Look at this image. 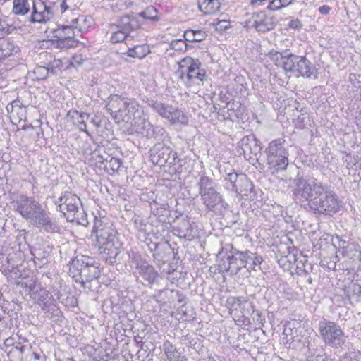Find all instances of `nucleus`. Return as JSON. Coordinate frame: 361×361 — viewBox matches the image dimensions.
Returning <instances> with one entry per match:
<instances>
[{
	"mask_svg": "<svg viewBox=\"0 0 361 361\" xmlns=\"http://www.w3.org/2000/svg\"><path fill=\"white\" fill-rule=\"evenodd\" d=\"M291 182L295 202L314 214L332 216L341 207L342 202L327 184L316 178L306 179L300 172Z\"/></svg>",
	"mask_w": 361,
	"mask_h": 361,
	"instance_id": "obj_1",
	"label": "nucleus"
},
{
	"mask_svg": "<svg viewBox=\"0 0 361 361\" xmlns=\"http://www.w3.org/2000/svg\"><path fill=\"white\" fill-rule=\"evenodd\" d=\"M92 233L96 235V245L106 262L115 264L122 249L116 231L109 223L95 219Z\"/></svg>",
	"mask_w": 361,
	"mask_h": 361,
	"instance_id": "obj_2",
	"label": "nucleus"
},
{
	"mask_svg": "<svg viewBox=\"0 0 361 361\" xmlns=\"http://www.w3.org/2000/svg\"><path fill=\"white\" fill-rule=\"evenodd\" d=\"M267 56L276 66L282 68L286 73L290 72L296 76L307 78L315 77L314 66L305 56L295 55L288 51L280 53L275 50L269 51Z\"/></svg>",
	"mask_w": 361,
	"mask_h": 361,
	"instance_id": "obj_3",
	"label": "nucleus"
},
{
	"mask_svg": "<svg viewBox=\"0 0 361 361\" xmlns=\"http://www.w3.org/2000/svg\"><path fill=\"white\" fill-rule=\"evenodd\" d=\"M71 263L69 275L76 283L83 289L91 290V282L100 276L99 263L97 260L87 255H77Z\"/></svg>",
	"mask_w": 361,
	"mask_h": 361,
	"instance_id": "obj_4",
	"label": "nucleus"
},
{
	"mask_svg": "<svg viewBox=\"0 0 361 361\" xmlns=\"http://www.w3.org/2000/svg\"><path fill=\"white\" fill-rule=\"evenodd\" d=\"M198 192L206 209L219 215H225L228 204L224 200L222 195L214 185L213 180L202 175L197 181Z\"/></svg>",
	"mask_w": 361,
	"mask_h": 361,
	"instance_id": "obj_5",
	"label": "nucleus"
},
{
	"mask_svg": "<svg viewBox=\"0 0 361 361\" xmlns=\"http://www.w3.org/2000/svg\"><path fill=\"white\" fill-rule=\"evenodd\" d=\"M59 211L63 214L67 221L77 222L82 226H87L86 214L81 207L82 203L79 197L70 191H65L58 199Z\"/></svg>",
	"mask_w": 361,
	"mask_h": 361,
	"instance_id": "obj_6",
	"label": "nucleus"
},
{
	"mask_svg": "<svg viewBox=\"0 0 361 361\" xmlns=\"http://www.w3.org/2000/svg\"><path fill=\"white\" fill-rule=\"evenodd\" d=\"M319 332L324 343L334 348L341 349L345 343L346 336L336 322L323 319L319 323Z\"/></svg>",
	"mask_w": 361,
	"mask_h": 361,
	"instance_id": "obj_7",
	"label": "nucleus"
},
{
	"mask_svg": "<svg viewBox=\"0 0 361 361\" xmlns=\"http://www.w3.org/2000/svg\"><path fill=\"white\" fill-rule=\"evenodd\" d=\"M280 139L271 142L266 149L267 164L272 173L284 171L288 165V152Z\"/></svg>",
	"mask_w": 361,
	"mask_h": 361,
	"instance_id": "obj_8",
	"label": "nucleus"
},
{
	"mask_svg": "<svg viewBox=\"0 0 361 361\" xmlns=\"http://www.w3.org/2000/svg\"><path fill=\"white\" fill-rule=\"evenodd\" d=\"M149 104L162 118L166 119L171 125H187L188 116L180 109L172 105L152 100Z\"/></svg>",
	"mask_w": 361,
	"mask_h": 361,
	"instance_id": "obj_9",
	"label": "nucleus"
},
{
	"mask_svg": "<svg viewBox=\"0 0 361 361\" xmlns=\"http://www.w3.org/2000/svg\"><path fill=\"white\" fill-rule=\"evenodd\" d=\"M219 255L222 257L219 264L222 270L230 272L232 275H235L240 271L239 250L232 244H226L219 252Z\"/></svg>",
	"mask_w": 361,
	"mask_h": 361,
	"instance_id": "obj_10",
	"label": "nucleus"
},
{
	"mask_svg": "<svg viewBox=\"0 0 361 361\" xmlns=\"http://www.w3.org/2000/svg\"><path fill=\"white\" fill-rule=\"evenodd\" d=\"M253 304L244 297H228L226 301V307L229 313L234 317L247 318L253 312Z\"/></svg>",
	"mask_w": 361,
	"mask_h": 361,
	"instance_id": "obj_11",
	"label": "nucleus"
},
{
	"mask_svg": "<svg viewBox=\"0 0 361 361\" xmlns=\"http://www.w3.org/2000/svg\"><path fill=\"white\" fill-rule=\"evenodd\" d=\"M11 204L14 210L26 221L30 219L41 204L33 197H29L24 194L17 196L16 199Z\"/></svg>",
	"mask_w": 361,
	"mask_h": 361,
	"instance_id": "obj_12",
	"label": "nucleus"
},
{
	"mask_svg": "<svg viewBox=\"0 0 361 361\" xmlns=\"http://www.w3.org/2000/svg\"><path fill=\"white\" fill-rule=\"evenodd\" d=\"M27 221L38 228H43L47 233H57L60 230L57 223L50 217L49 213L43 209L42 204Z\"/></svg>",
	"mask_w": 361,
	"mask_h": 361,
	"instance_id": "obj_13",
	"label": "nucleus"
},
{
	"mask_svg": "<svg viewBox=\"0 0 361 361\" xmlns=\"http://www.w3.org/2000/svg\"><path fill=\"white\" fill-rule=\"evenodd\" d=\"M173 233L180 238L192 240L198 235L197 226L187 218L178 219L173 227Z\"/></svg>",
	"mask_w": 361,
	"mask_h": 361,
	"instance_id": "obj_14",
	"label": "nucleus"
},
{
	"mask_svg": "<svg viewBox=\"0 0 361 361\" xmlns=\"http://www.w3.org/2000/svg\"><path fill=\"white\" fill-rule=\"evenodd\" d=\"M276 23L273 17L264 12L255 13L247 21V26L255 27L258 32H266L274 29Z\"/></svg>",
	"mask_w": 361,
	"mask_h": 361,
	"instance_id": "obj_15",
	"label": "nucleus"
},
{
	"mask_svg": "<svg viewBox=\"0 0 361 361\" xmlns=\"http://www.w3.org/2000/svg\"><path fill=\"white\" fill-rule=\"evenodd\" d=\"M54 12L51 6L39 0L38 7L32 1V11L29 21L31 23H45L54 18Z\"/></svg>",
	"mask_w": 361,
	"mask_h": 361,
	"instance_id": "obj_16",
	"label": "nucleus"
},
{
	"mask_svg": "<svg viewBox=\"0 0 361 361\" xmlns=\"http://www.w3.org/2000/svg\"><path fill=\"white\" fill-rule=\"evenodd\" d=\"M134 274L136 275L137 279L146 286H152L157 283L159 279L157 271L148 262Z\"/></svg>",
	"mask_w": 361,
	"mask_h": 361,
	"instance_id": "obj_17",
	"label": "nucleus"
},
{
	"mask_svg": "<svg viewBox=\"0 0 361 361\" xmlns=\"http://www.w3.org/2000/svg\"><path fill=\"white\" fill-rule=\"evenodd\" d=\"M201 63L199 60L196 61L195 66L190 68L184 75L185 80L183 82L187 87H191L192 84L199 85L200 82L207 81L208 77L206 75L205 71L200 68Z\"/></svg>",
	"mask_w": 361,
	"mask_h": 361,
	"instance_id": "obj_18",
	"label": "nucleus"
},
{
	"mask_svg": "<svg viewBox=\"0 0 361 361\" xmlns=\"http://www.w3.org/2000/svg\"><path fill=\"white\" fill-rule=\"evenodd\" d=\"M240 149L245 157L250 154L257 155L262 150L260 142L254 134L244 136L238 143Z\"/></svg>",
	"mask_w": 361,
	"mask_h": 361,
	"instance_id": "obj_19",
	"label": "nucleus"
},
{
	"mask_svg": "<svg viewBox=\"0 0 361 361\" xmlns=\"http://www.w3.org/2000/svg\"><path fill=\"white\" fill-rule=\"evenodd\" d=\"M171 149L162 142L156 144L151 149L150 158L153 164L160 166H165V159L171 153Z\"/></svg>",
	"mask_w": 361,
	"mask_h": 361,
	"instance_id": "obj_20",
	"label": "nucleus"
},
{
	"mask_svg": "<svg viewBox=\"0 0 361 361\" xmlns=\"http://www.w3.org/2000/svg\"><path fill=\"white\" fill-rule=\"evenodd\" d=\"M152 298L158 302L161 303L173 302L175 300H177L179 303H182L185 298L180 291L169 288L157 290L153 295Z\"/></svg>",
	"mask_w": 361,
	"mask_h": 361,
	"instance_id": "obj_21",
	"label": "nucleus"
},
{
	"mask_svg": "<svg viewBox=\"0 0 361 361\" xmlns=\"http://www.w3.org/2000/svg\"><path fill=\"white\" fill-rule=\"evenodd\" d=\"M67 117L70 118L80 131L85 132L88 135H90L87 126V122L90 120V117L89 114L78 110H70L67 113Z\"/></svg>",
	"mask_w": 361,
	"mask_h": 361,
	"instance_id": "obj_22",
	"label": "nucleus"
},
{
	"mask_svg": "<svg viewBox=\"0 0 361 361\" xmlns=\"http://www.w3.org/2000/svg\"><path fill=\"white\" fill-rule=\"evenodd\" d=\"M254 185L252 182L245 174L241 173L240 175V179L236 183L235 188H233L232 192L240 196H248L252 191Z\"/></svg>",
	"mask_w": 361,
	"mask_h": 361,
	"instance_id": "obj_23",
	"label": "nucleus"
},
{
	"mask_svg": "<svg viewBox=\"0 0 361 361\" xmlns=\"http://www.w3.org/2000/svg\"><path fill=\"white\" fill-rule=\"evenodd\" d=\"M172 252V248L168 242H161L159 249L156 250L152 254L154 262L159 265L164 264L170 259V255Z\"/></svg>",
	"mask_w": 361,
	"mask_h": 361,
	"instance_id": "obj_24",
	"label": "nucleus"
},
{
	"mask_svg": "<svg viewBox=\"0 0 361 361\" xmlns=\"http://www.w3.org/2000/svg\"><path fill=\"white\" fill-rule=\"evenodd\" d=\"M98 161L104 164L105 169L111 170L114 173L118 172L123 166V161L120 159L116 158L110 154H106L105 157L98 155Z\"/></svg>",
	"mask_w": 361,
	"mask_h": 361,
	"instance_id": "obj_25",
	"label": "nucleus"
},
{
	"mask_svg": "<svg viewBox=\"0 0 361 361\" xmlns=\"http://www.w3.org/2000/svg\"><path fill=\"white\" fill-rule=\"evenodd\" d=\"M114 26L116 27L114 31L125 32L126 34L131 35V32L137 26V23L135 20L131 19L130 16H125L121 17Z\"/></svg>",
	"mask_w": 361,
	"mask_h": 361,
	"instance_id": "obj_26",
	"label": "nucleus"
},
{
	"mask_svg": "<svg viewBox=\"0 0 361 361\" xmlns=\"http://www.w3.org/2000/svg\"><path fill=\"white\" fill-rule=\"evenodd\" d=\"M345 293L346 296L351 300V303L353 301L357 302L360 301L361 299V281H350L345 288Z\"/></svg>",
	"mask_w": 361,
	"mask_h": 361,
	"instance_id": "obj_27",
	"label": "nucleus"
},
{
	"mask_svg": "<svg viewBox=\"0 0 361 361\" xmlns=\"http://www.w3.org/2000/svg\"><path fill=\"white\" fill-rule=\"evenodd\" d=\"M126 98L122 97L117 94H111L109 97V101L106 104V108L111 114L113 115V111H123L125 107Z\"/></svg>",
	"mask_w": 361,
	"mask_h": 361,
	"instance_id": "obj_28",
	"label": "nucleus"
},
{
	"mask_svg": "<svg viewBox=\"0 0 361 361\" xmlns=\"http://www.w3.org/2000/svg\"><path fill=\"white\" fill-rule=\"evenodd\" d=\"M18 47L6 39H0V61L18 51Z\"/></svg>",
	"mask_w": 361,
	"mask_h": 361,
	"instance_id": "obj_29",
	"label": "nucleus"
},
{
	"mask_svg": "<svg viewBox=\"0 0 361 361\" xmlns=\"http://www.w3.org/2000/svg\"><path fill=\"white\" fill-rule=\"evenodd\" d=\"M221 4L219 0H201L199 8L204 14H212L220 10Z\"/></svg>",
	"mask_w": 361,
	"mask_h": 361,
	"instance_id": "obj_30",
	"label": "nucleus"
},
{
	"mask_svg": "<svg viewBox=\"0 0 361 361\" xmlns=\"http://www.w3.org/2000/svg\"><path fill=\"white\" fill-rule=\"evenodd\" d=\"M142 128L146 130V136L161 140L165 133V130L160 126H154L149 122L144 121Z\"/></svg>",
	"mask_w": 361,
	"mask_h": 361,
	"instance_id": "obj_31",
	"label": "nucleus"
},
{
	"mask_svg": "<svg viewBox=\"0 0 361 361\" xmlns=\"http://www.w3.org/2000/svg\"><path fill=\"white\" fill-rule=\"evenodd\" d=\"M16 267L13 259L9 256L0 252V271L4 275H8L13 271Z\"/></svg>",
	"mask_w": 361,
	"mask_h": 361,
	"instance_id": "obj_32",
	"label": "nucleus"
},
{
	"mask_svg": "<svg viewBox=\"0 0 361 361\" xmlns=\"http://www.w3.org/2000/svg\"><path fill=\"white\" fill-rule=\"evenodd\" d=\"M30 11L28 0H13L12 12L16 16H25Z\"/></svg>",
	"mask_w": 361,
	"mask_h": 361,
	"instance_id": "obj_33",
	"label": "nucleus"
},
{
	"mask_svg": "<svg viewBox=\"0 0 361 361\" xmlns=\"http://www.w3.org/2000/svg\"><path fill=\"white\" fill-rule=\"evenodd\" d=\"M296 262V255L288 252L287 255H282L278 259V264L284 270H291L294 269V265Z\"/></svg>",
	"mask_w": 361,
	"mask_h": 361,
	"instance_id": "obj_34",
	"label": "nucleus"
},
{
	"mask_svg": "<svg viewBox=\"0 0 361 361\" xmlns=\"http://www.w3.org/2000/svg\"><path fill=\"white\" fill-rule=\"evenodd\" d=\"M163 350L169 361L180 357L181 353L178 350L176 345L169 341L163 343Z\"/></svg>",
	"mask_w": 361,
	"mask_h": 361,
	"instance_id": "obj_35",
	"label": "nucleus"
},
{
	"mask_svg": "<svg viewBox=\"0 0 361 361\" xmlns=\"http://www.w3.org/2000/svg\"><path fill=\"white\" fill-rule=\"evenodd\" d=\"M128 256L130 259V266L135 268V271H137L140 269H141L144 265H145L147 262L142 259V255L137 252H135L131 251L128 252Z\"/></svg>",
	"mask_w": 361,
	"mask_h": 361,
	"instance_id": "obj_36",
	"label": "nucleus"
},
{
	"mask_svg": "<svg viewBox=\"0 0 361 361\" xmlns=\"http://www.w3.org/2000/svg\"><path fill=\"white\" fill-rule=\"evenodd\" d=\"M197 60V59H194L191 57H185L179 62V69L178 73L183 80H185V73L189 70L190 68L195 66Z\"/></svg>",
	"mask_w": 361,
	"mask_h": 361,
	"instance_id": "obj_37",
	"label": "nucleus"
},
{
	"mask_svg": "<svg viewBox=\"0 0 361 361\" xmlns=\"http://www.w3.org/2000/svg\"><path fill=\"white\" fill-rule=\"evenodd\" d=\"M79 20V18H75L72 20L71 25H61V30L63 32V35L61 37L74 38L75 32L78 33L80 32V30H78L75 25Z\"/></svg>",
	"mask_w": 361,
	"mask_h": 361,
	"instance_id": "obj_38",
	"label": "nucleus"
},
{
	"mask_svg": "<svg viewBox=\"0 0 361 361\" xmlns=\"http://www.w3.org/2000/svg\"><path fill=\"white\" fill-rule=\"evenodd\" d=\"M149 52L148 47L145 46H135L133 48L129 49L128 54L130 57L142 59L145 57Z\"/></svg>",
	"mask_w": 361,
	"mask_h": 361,
	"instance_id": "obj_39",
	"label": "nucleus"
},
{
	"mask_svg": "<svg viewBox=\"0 0 361 361\" xmlns=\"http://www.w3.org/2000/svg\"><path fill=\"white\" fill-rule=\"evenodd\" d=\"M240 173H238L235 171L227 173L224 178L225 187L228 190L233 191V188H235L240 179Z\"/></svg>",
	"mask_w": 361,
	"mask_h": 361,
	"instance_id": "obj_40",
	"label": "nucleus"
},
{
	"mask_svg": "<svg viewBox=\"0 0 361 361\" xmlns=\"http://www.w3.org/2000/svg\"><path fill=\"white\" fill-rule=\"evenodd\" d=\"M133 223L136 229L141 233L147 235V233L150 232L151 226L148 224L146 220H144L140 217H136L133 220Z\"/></svg>",
	"mask_w": 361,
	"mask_h": 361,
	"instance_id": "obj_41",
	"label": "nucleus"
},
{
	"mask_svg": "<svg viewBox=\"0 0 361 361\" xmlns=\"http://www.w3.org/2000/svg\"><path fill=\"white\" fill-rule=\"evenodd\" d=\"M78 40L74 38L61 37L57 40V45L61 49H70L77 47Z\"/></svg>",
	"mask_w": 361,
	"mask_h": 361,
	"instance_id": "obj_42",
	"label": "nucleus"
},
{
	"mask_svg": "<svg viewBox=\"0 0 361 361\" xmlns=\"http://www.w3.org/2000/svg\"><path fill=\"white\" fill-rule=\"evenodd\" d=\"M157 10L153 6H147L143 11L138 13V15L144 19L157 20Z\"/></svg>",
	"mask_w": 361,
	"mask_h": 361,
	"instance_id": "obj_43",
	"label": "nucleus"
},
{
	"mask_svg": "<svg viewBox=\"0 0 361 361\" xmlns=\"http://www.w3.org/2000/svg\"><path fill=\"white\" fill-rule=\"evenodd\" d=\"M302 257V259L300 260L296 257L294 267H295V271L298 275L307 276L309 275V271L305 268V263L307 262V259L305 256Z\"/></svg>",
	"mask_w": 361,
	"mask_h": 361,
	"instance_id": "obj_44",
	"label": "nucleus"
},
{
	"mask_svg": "<svg viewBox=\"0 0 361 361\" xmlns=\"http://www.w3.org/2000/svg\"><path fill=\"white\" fill-rule=\"evenodd\" d=\"M339 361H361V352L351 351L340 357Z\"/></svg>",
	"mask_w": 361,
	"mask_h": 361,
	"instance_id": "obj_45",
	"label": "nucleus"
},
{
	"mask_svg": "<svg viewBox=\"0 0 361 361\" xmlns=\"http://www.w3.org/2000/svg\"><path fill=\"white\" fill-rule=\"evenodd\" d=\"M167 279L172 283H178L179 280L183 277V273L176 269H168L166 271Z\"/></svg>",
	"mask_w": 361,
	"mask_h": 361,
	"instance_id": "obj_46",
	"label": "nucleus"
},
{
	"mask_svg": "<svg viewBox=\"0 0 361 361\" xmlns=\"http://www.w3.org/2000/svg\"><path fill=\"white\" fill-rule=\"evenodd\" d=\"M128 37L133 38V36L126 34L125 32L113 31L111 37V42L112 43H118L124 41L125 39H128Z\"/></svg>",
	"mask_w": 361,
	"mask_h": 361,
	"instance_id": "obj_47",
	"label": "nucleus"
},
{
	"mask_svg": "<svg viewBox=\"0 0 361 361\" xmlns=\"http://www.w3.org/2000/svg\"><path fill=\"white\" fill-rule=\"evenodd\" d=\"M125 107L123 108V112L127 111V115L130 116L134 114L137 111L138 106L137 103L132 99L126 98Z\"/></svg>",
	"mask_w": 361,
	"mask_h": 361,
	"instance_id": "obj_48",
	"label": "nucleus"
},
{
	"mask_svg": "<svg viewBox=\"0 0 361 361\" xmlns=\"http://www.w3.org/2000/svg\"><path fill=\"white\" fill-rule=\"evenodd\" d=\"M235 106L236 109L235 111L233 113H229L228 116L231 118V119H233V117L236 118L237 119H243V114L245 108V106H242L238 102H236Z\"/></svg>",
	"mask_w": 361,
	"mask_h": 361,
	"instance_id": "obj_49",
	"label": "nucleus"
},
{
	"mask_svg": "<svg viewBox=\"0 0 361 361\" xmlns=\"http://www.w3.org/2000/svg\"><path fill=\"white\" fill-rule=\"evenodd\" d=\"M123 111H113V118L117 123H120L121 121L129 122V119L131 118L130 116H128L127 114H123Z\"/></svg>",
	"mask_w": 361,
	"mask_h": 361,
	"instance_id": "obj_50",
	"label": "nucleus"
},
{
	"mask_svg": "<svg viewBox=\"0 0 361 361\" xmlns=\"http://www.w3.org/2000/svg\"><path fill=\"white\" fill-rule=\"evenodd\" d=\"M171 47L173 49L177 50V51H183L186 50L188 48V44L185 43L184 40L182 39H178L174 40L171 43Z\"/></svg>",
	"mask_w": 361,
	"mask_h": 361,
	"instance_id": "obj_51",
	"label": "nucleus"
},
{
	"mask_svg": "<svg viewBox=\"0 0 361 361\" xmlns=\"http://www.w3.org/2000/svg\"><path fill=\"white\" fill-rule=\"evenodd\" d=\"M252 314L254 315L253 319L256 321L257 324L263 326L265 322V317L262 313L259 310H255L253 308V312H252Z\"/></svg>",
	"mask_w": 361,
	"mask_h": 361,
	"instance_id": "obj_52",
	"label": "nucleus"
},
{
	"mask_svg": "<svg viewBox=\"0 0 361 361\" xmlns=\"http://www.w3.org/2000/svg\"><path fill=\"white\" fill-rule=\"evenodd\" d=\"M284 7L281 3V0H271L269 1L267 6L268 10L273 11L281 10Z\"/></svg>",
	"mask_w": 361,
	"mask_h": 361,
	"instance_id": "obj_53",
	"label": "nucleus"
},
{
	"mask_svg": "<svg viewBox=\"0 0 361 361\" xmlns=\"http://www.w3.org/2000/svg\"><path fill=\"white\" fill-rule=\"evenodd\" d=\"M177 161H179L177 157V153L171 150V153L168 156V158L165 159V165L167 164L169 166H173L176 165Z\"/></svg>",
	"mask_w": 361,
	"mask_h": 361,
	"instance_id": "obj_54",
	"label": "nucleus"
},
{
	"mask_svg": "<svg viewBox=\"0 0 361 361\" xmlns=\"http://www.w3.org/2000/svg\"><path fill=\"white\" fill-rule=\"evenodd\" d=\"M84 61L85 59L82 58V55H75L71 58L70 65L73 67L81 66Z\"/></svg>",
	"mask_w": 361,
	"mask_h": 361,
	"instance_id": "obj_55",
	"label": "nucleus"
},
{
	"mask_svg": "<svg viewBox=\"0 0 361 361\" xmlns=\"http://www.w3.org/2000/svg\"><path fill=\"white\" fill-rule=\"evenodd\" d=\"M247 252L248 250H245L244 252L239 251V257H240V262L241 264H240V268H246L247 266Z\"/></svg>",
	"mask_w": 361,
	"mask_h": 361,
	"instance_id": "obj_56",
	"label": "nucleus"
},
{
	"mask_svg": "<svg viewBox=\"0 0 361 361\" xmlns=\"http://www.w3.org/2000/svg\"><path fill=\"white\" fill-rule=\"evenodd\" d=\"M207 34L201 30H194L195 42H202L206 39Z\"/></svg>",
	"mask_w": 361,
	"mask_h": 361,
	"instance_id": "obj_57",
	"label": "nucleus"
},
{
	"mask_svg": "<svg viewBox=\"0 0 361 361\" xmlns=\"http://www.w3.org/2000/svg\"><path fill=\"white\" fill-rule=\"evenodd\" d=\"M158 212H160L161 214L158 216L157 219L159 222H166L168 216L169 214V211L164 208H161Z\"/></svg>",
	"mask_w": 361,
	"mask_h": 361,
	"instance_id": "obj_58",
	"label": "nucleus"
},
{
	"mask_svg": "<svg viewBox=\"0 0 361 361\" xmlns=\"http://www.w3.org/2000/svg\"><path fill=\"white\" fill-rule=\"evenodd\" d=\"M185 41L195 42L194 30H188L184 33Z\"/></svg>",
	"mask_w": 361,
	"mask_h": 361,
	"instance_id": "obj_59",
	"label": "nucleus"
},
{
	"mask_svg": "<svg viewBox=\"0 0 361 361\" xmlns=\"http://www.w3.org/2000/svg\"><path fill=\"white\" fill-rule=\"evenodd\" d=\"M302 24L298 18L291 20L288 23V27L293 29H299L302 27Z\"/></svg>",
	"mask_w": 361,
	"mask_h": 361,
	"instance_id": "obj_60",
	"label": "nucleus"
},
{
	"mask_svg": "<svg viewBox=\"0 0 361 361\" xmlns=\"http://www.w3.org/2000/svg\"><path fill=\"white\" fill-rule=\"evenodd\" d=\"M71 8V0H61L60 1V10L61 13H64L66 11Z\"/></svg>",
	"mask_w": 361,
	"mask_h": 361,
	"instance_id": "obj_61",
	"label": "nucleus"
},
{
	"mask_svg": "<svg viewBox=\"0 0 361 361\" xmlns=\"http://www.w3.org/2000/svg\"><path fill=\"white\" fill-rule=\"evenodd\" d=\"M90 123H92L95 128L101 127L102 119L99 116L94 115L92 117H90Z\"/></svg>",
	"mask_w": 361,
	"mask_h": 361,
	"instance_id": "obj_62",
	"label": "nucleus"
},
{
	"mask_svg": "<svg viewBox=\"0 0 361 361\" xmlns=\"http://www.w3.org/2000/svg\"><path fill=\"white\" fill-rule=\"evenodd\" d=\"M247 269H254V264H253V257H254V252H252L251 251L248 250L247 252Z\"/></svg>",
	"mask_w": 361,
	"mask_h": 361,
	"instance_id": "obj_63",
	"label": "nucleus"
},
{
	"mask_svg": "<svg viewBox=\"0 0 361 361\" xmlns=\"http://www.w3.org/2000/svg\"><path fill=\"white\" fill-rule=\"evenodd\" d=\"M161 242H154L152 243H149L148 250H149L150 253L152 255L153 252L156 251V250L159 249V247L161 245Z\"/></svg>",
	"mask_w": 361,
	"mask_h": 361,
	"instance_id": "obj_64",
	"label": "nucleus"
}]
</instances>
